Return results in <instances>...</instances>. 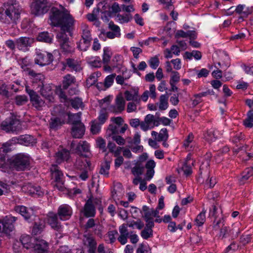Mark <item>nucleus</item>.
<instances>
[{"mask_svg":"<svg viewBox=\"0 0 253 253\" xmlns=\"http://www.w3.org/2000/svg\"><path fill=\"white\" fill-rule=\"evenodd\" d=\"M168 99L169 96L167 94H162L160 96L159 110L162 111L166 110L168 108Z\"/></svg>","mask_w":253,"mask_h":253,"instance_id":"obj_30","label":"nucleus"},{"mask_svg":"<svg viewBox=\"0 0 253 253\" xmlns=\"http://www.w3.org/2000/svg\"><path fill=\"white\" fill-rule=\"evenodd\" d=\"M91 41L92 40L82 39L78 45V48L81 50H86L90 46Z\"/></svg>","mask_w":253,"mask_h":253,"instance_id":"obj_39","label":"nucleus"},{"mask_svg":"<svg viewBox=\"0 0 253 253\" xmlns=\"http://www.w3.org/2000/svg\"><path fill=\"white\" fill-rule=\"evenodd\" d=\"M28 75L30 76L31 79L33 80V83H38L39 82V86L43 85V81L44 79V76L41 73H37L34 70L29 71Z\"/></svg>","mask_w":253,"mask_h":253,"instance_id":"obj_25","label":"nucleus"},{"mask_svg":"<svg viewBox=\"0 0 253 253\" xmlns=\"http://www.w3.org/2000/svg\"><path fill=\"white\" fill-rule=\"evenodd\" d=\"M245 5L239 4L234 9L235 12L240 15H244V16L247 17L250 14V12L248 10H245Z\"/></svg>","mask_w":253,"mask_h":253,"instance_id":"obj_46","label":"nucleus"},{"mask_svg":"<svg viewBox=\"0 0 253 253\" xmlns=\"http://www.w3.org/2000/svg\"><path fill=\"white\" fill-rule=\"evenodd\" d=\"M168 130L166 128L161 129L160 133L158 135L157 140L158 141H166L168 138Z\"/></svg>","mask_w":253,"mask_h":253,"instance_id":"obj_42","label":"nucleus"},{"mask_svg":"<svg viewBox=\"0 0 253 253\" xmlns=\"http://www.w3.org/2000/svg\"><path fill=\"white\" fill-rule=\"evenodd\" d=\"M82 39L92 40L90 32L88 29L87 26L85 24H83L82 25Z\"/></svg>","mask_w":253,"mask_h":253,"instance_id":"obj_43","label":"nucleus"},{"mask_svg":"<svg viewBox=\"0 0 253 253\" xmlns=\"http://www.w3.org/2000/svg\"><path fill=\"white\" fill-rule=\"evenodd\" d=\"M14 210L16 212L19 213L25 219H28L31 216V213L27 208L23 206H17L15 207Z\"/></svg>","mask_w":253,"mask_h":253,"instance_id":"obj_28","label":"nucleus"},{"mask_svg":"<svg viewBox=\"0 0 253 253\" xmlns=\"http://www.w3.org/2000/svg\"><path fill=\"white\" fill-rule=\"evenodd\" d=\"M83 237L84 244L87 248V253H96L97 243L92 235L84 233Z\"/></svg>","mask_w":253,"mask_h":253,"instance_id":"obj_10","label":"nucleus"},{"mask_svg":"<svg viewBox=\"0 0 253 253\" xmlns=\"http://www.w3.org/2000/svg\"><path fill=\"white\" fill-rule=\"evenodd\" d=\"M17 217L12 216H6L3 219L0 220V234H9L14 228V223Z\"/></svg>","mask_w":253,"mask_h":253,"instance_id":"obj_6","label":"nucleus"},{"mask_svg":"<svg viewBox=\"0 0 253 253\" xmlns=\"http://www.w3.org/2000/svg\"><path fill=\"white\" fill-rule=\"evenodd\" d=\"M111 137L118 145H123L125 143V140L120 135H111Z\"/></svg>","mask_w":253,"mask_h":253,"instance_id":"obj_63","label":"nucleus"},{"mask_svg":"<svg viewBox=\"0 0 253 253\" xmlns=\"http://www.w3.org/2000/svg\"><path fill=\"white\" fill-rule=\"evenodd\" d=\"M49 8L46 0H36L31 5V13L35 16H39L46 13Z\"/></svg>","mask_w":253,"mask_h":253,"instance_id":"obj_4","label":"nucleus"},{"mask_svg":"<svg viewBox=\"0 0 253 253\" xmlns=\"http://www.w3.org/2000/svg\"><path fill=\"white\" fill-rule=\"evenodd\" d=\"M142 211L144 212L143 217L144 219L153 218L154 217H159L158 215L159 211L157 210L150 209L147 206H143L142 207Z\"/></svg>","mask_w":253,"mask_h":253,"instance_id":"obj_21","label":"nucleus"},{"mask_svg":"<svg viewBox=\"0 0 253 253\" xmlns=\"http://www.w3.org/2000/svg\"><path fill=\"white\" fill-rule=\"evenodd\" d=\"M115 77L116 74H112L106 77L104 83V86L106 88H108L112 85Z\"/></svg>","mask_w":253,"mask_h":253,"instance_id":"obj_52","label":"nucleus"},{"mask_svg":"<svg viewBox=\"0 0 253 253\" xmlns=\"http://www.w3.org/2000/svg\"><path fill=\"white\" fill-rule=\"evenodd\" d=\"M42 87L40 89L41 94L45 98L49 97L51 94V89L49 86H44L43 84L41 85Z\"/></svg>","mask_w":253,"mask_h":253,"instance_id":"obj_48","label":"nucleus"},{"mask_svg":"<svg viewBox=\"0 0 253 253\" xmlns=\"http://www.w3.org/2000/svg\"><path fill=\"white\" fill-rule=\"evenodd\" d=\"M57 213L60 220H66L71 216L72 210L68 205L63 204L59 207Z\"/></svg>","mask_w":253,"mask_h":253,"instance_id":"obj_12","label":"nucleus"},{"mask_svg":"<svg viewBox=\"0 0 253 253\" xmlns=\"http://www.w3.org/2000/svg\"><path fill=\"white\" fill-rule=\"evenodd\" d=\"M70 156V153L69 151L64 148L58 149L55 154L56 162L58 164H61L64 161H68Z\"/></svg>","mask_w":253,"mask_h":253,"instance_id":"obj_16","label":"nucleus"},{"mask_svg":"<svg viewBox=\"0 0 253 253\" xmlns=\"http://www.w3.org/2000/svg\"><path fill=\"white\" fill-rule=\"evenodd\" d=\"M66 64L68 67L76 72L80 71L82 69L78 62L74 59L70 58L67 59Z\"/></svg>","mask_w":253,"mask_h":253,"instance_id":"obj_34","label":"nucleus"},{"mask_svg":"<svg viewBox=\"0 0 253 253\" xmlns=\"http://www.w3.org/2000/svg\"><path fill=\"white\" fill-rule=\"evenodd\" d=\"M117 17L121 23H127L131 19V15L129 14H126L124 15L118 14L117 15Z\"/></svg>","mask_w":253,"mask_h":253,"instance_id":"obj_58","label":"nucleus"},{"mask_svg":"<svg viewBox=\"0 0 253 253\" xmlns=\"http://www.w3.org/2000/svg\"><path fill=\"white\" fill-rule=\"evenodd\" d=\"M53 60V56L49 52H37L35 58V63L41 66L48 65Z\"/></svg>","mask_w":253,"mask_h":253,"instance_id":"obj_9","label":"nucleus"},{"mask_svg":"<svg viewBox=\"0 0 253 253\" xmlns=\"http://www.w3.org/2000/svg\"><path fill=\"white\" fill-rule=\"evenodd\" d=\"M20 65L21 68L23 69L24 71L27 72L28 74V73H29V71L33 70L31 69V68L33 65V63L27 57L22 59L20 63Z\"/></svg>","mask_w":253,"mask_h":253,"instance_id":"obj_31","label":"nucleus"},{"mask_svg":"<svg viewBox=\"0 0 253 253\" xmlns=\"http://www.w3.org/2000/svg\"><path fill=\"white\" fill-rule=\"evenodd\" d=\"M33 42V39L29 37H22L16 40V47L24 52L28 51Z\"/></svg>","mask_w":253,"mask_h":253,"instance_id":"obj_11","label":"nucleus"},{"mask_svg":"<svg viewBox=\"0 0 253 253\" xmlns=\"http://www.w3.org/2000/svg\"><path fill=\"white\" fill-rule=\"evenodd\" d=\"M32 238L28 235L22 236L20 238V243L24 248L27 249L32 248L34 243H31Z\"/></svg>","mask_w":253,"mask_h":253,"instance_id":"obj_33","label":"nucleus"},{"mask_svg":"<svg viewBox=\"0 0 253 253\" xmlns=\"http://www.w3.org/2000/svg\"><path fill=\"white\" fill-rule=\"evenodd\" d=\"M81 112H79L76 114L68 113V122L74 125H78V124H83L81 122Z\"/></svg>","mask_w":253,"mask_h":253,"instance_id":"obj_24","label":"nucleus"},{"mask_svg":"<svg viewBox=\"0 0 253 253\" xmlns=\"http://www.w3.org/2000/svg\"><path fill=\"white\" fill-rule=\"evenodd\" d=\"M137 253H151V249L146 244L142 243L137 249Z\"/></svg>","mask_w":253,"mask_h":253,"instance_id":"obj_56","label":"nucleus"},{"mask_svg":"<svg viewBox=\"0 0 253 253\" xmlns=\"http://www.w3.org/2000/svg\"><path fill=\"white\" fill-rule=\"evenodd\" d=\"M32 248L34 249L35 253H47L48 244L43 240H36Z\"/></svg>","mask_w":253,"mask_h":253,"instance_id":"obj_15","label":"nucleus"},{"mask_svg":"<svg viewBox=\"0 0 253 253\" xmlns=\"http://www.w3.org/2000/svg\"><path fill=\"white\" fill-rule=\"evenodd\" d=\"M25 90L30 96V101L33 106L37 109L41 110L44 104V101L38 95L36 92L31 89L29 86H26Z\"/></svg>","mask_w":253,"mask_h":253,"instance_id":"obj_8","label":"nucleus"},{"mask_svg":"<svg viewBox=\"0 0 253 253\" xmlns=\"http://www.w3.org/2000/svg\"><path fill=\"white\" fill-rule=\"evenodd\" d=\"M96 225L95 221L93 218H89L86 223L84 225V228L85 229L84 233H87V231L89 229L93 228Z\"/></svg>","mask_w":253,"mask_h":253,"instance_id":"obj_57","label":"nucleus"},{"mask_svg":"<svg viewBox=\"0 0 253 253\" xmlns=\"http://www.w3.org/2000/svg\"><path fill=\"white\" fill-rule=\"evenodd\" d=\"M204 138L209 143L214 141L216 139L215 130L213 128L208 130L204 134Z\"/></svg>","mask_w":253,"mask_h":253,"instance_id":"obj_32","label":"nucleus"},{"mask_svg":"<svg viewBox=\"0 0 253 253\" xmlns=\"http://www.w3.org/2000/svg\"><path fill=\"white\" fill-rule=\"evenodd\" d=\"M10 165L17 171L25 170L29 167L30 158L27 155L18 154L12 157Z\"/></svg>","mask_w":253,"mask_h":253,"instance_id":"obj_3","label":"nucleus"},{"mask_svg":"<svg viewBox=\"0 0 253 253\" xmlns=\"http://www.w3.org/2000/svg\"><path fill=\"white\" fill-rule=\"evenodd\" d=\"M101 202L97 198L90 197L85 202L84 208L82 210L84 215L86 217H93L96 214L94 204H98Z\"/></svg>","mask_w":253,"mask_h":253,"instance_id":"obj_5","label":"nucleus"},{"mask_svg":"<svg viewBox=\"0 0 253 253\" xmlns=\"http://www.w3.org/2000/svg\"><path fill=\"white\" fill-rule=\"evenodd\" d=\"M244 125L248 127L253 126V111L250 110L247 113V118L244 121Z\"/></svg>","mask_w":253,"mask_h":253,"instance_id":"obj_36","label":"nucleus"},{"mask_svg":"<svg viewBox=\"0 0 253 253\" xmlns=\"http://www.w3.org/2000/svg\"><path fill=\"white\" fill-rule=\"evenodd\" d=\"M0 94L5 96L6 98H8L9 92L7 90L6 85L5 84L3 83H0Z\"/></svg>","mask_w":253,"mask_h":253,"instance_id":"obj_62","label":"nucleus"},{"mask_svg":"<svg viewBox=\"0 0 253 253\" xmlns=\"http://www.w3.org/2000/svg\"><path fill=\"white\" fill-rule=\"evenodd\" d=\"M71 106L75 109H79L83 107L82 100L79 97H76L70 100Z\"/></svg>","mask_w":253,"mask_h":253,"instance_id":"obj_44","label":"nucleus"},{"mask_svg":"<svg viewBox=\"0 0 253 253\" xmlns=\"http://www.w3.org/2000/svg\"><path fill=\"white\" fill-rule=\"evenodd\" d=\"M120 236L118 238V241L123 245H125L129 238V233L126 228V225L123 224L119 228Z\"/></svg>","mask_w":253,"mask_h":253,"instance_id":"obj_17","label":"nucleus"},{"mask_svg":"<svg viewBox=\"0 0 253 253\" xmlns=\"http://www.w3.org/2000/svg\"><path fill=\"white\" fill-rule=\"evenodd\" d=\"M110 162H106L103 165L101 166L99 173L101 174L108 177L109 175V170L110 169Z\"/></svg>","mask_w":253,"mask_h":253,"instance_id":"obj_47","label":"nucleus"},{"mask_svg":"<svg viewBox=\"0 0 253 253\" xmlns=\"http://www.w3.org/2000/svg\"><path fill=\"white\" fill-rule=\"evenodd\" d=\"M144 169V167L137 164L132 168L131 172L134 175L139 176L143 173Z\"/></svg>","mask_w":253,"mask_h":253,"instance_id":"obj_51","label":"nucleus"},{"mask_svg":"<svg viewBox=\"0 0 253 253\" xmlns=\"http://www.w3.org/2000/svg\"><path fill=\"white\" fill-rule=\"evenodd\" d=\"M28 98L25 95H17L15 98V103L18 106L26 104L28 102Z\"/></svg>","mask_w":253,"mask_h":253,"instance_id":"obj_49","label":"nucleus"},{"mask_svg":"<svg viewBox=\"0 0 253 253\" xmlns=\"http://www.w3.org/2000/svg\"><path fill=\"white\" fill-rule=\"evenodd\" d=\"M45 226L44 221L42 219L38 218L35 219L33 225L32 233L34 235L40 234L44 229Z\"/></svg>","mask_w":253,"mask_h":253,"instance_id":"obj_20","label":"nucleus"},{"mask_svg":"<svg viewBox=\"0 0 253 253\" xmlns=\"http://www.w3.org/2000/svg\"><path fill=\"white\" fill-rule=\"evenodd\" d=\"M101 125L102 124H100L99 123H98L96 121H93L92 122V125L90 128V131L93 134H96L98 133L100 130Z\"/></svg>","mask_w":253,"mask_h":253,"instance_id":"obj_55","label":"nucleus"},{"mask_svg":"<svg viewBox=\"0 0 253 253\" xmlns=\"http://www.w3.org/2000/svg\"><path fill=\"white\" fill-rule=\"evenodd\" d=\"M89 151V144L85 141H81L77 145L75 152L79 155H83V153L88 152Z\"/></svg>","mask_w":253,"mask_h":253,"instance_id":"obj_22","label":"nucleus"},{"mask_svg":"<svg viewBox=\"0 0 253 253\" xmlns=\"http://www.w3.org/2000/svg\"><path fill=\"white\" fill-rule=\"evenodd\" d=\"M49 19L51 25L60 28L61 32L57 35L63 52L68 54L74 51V48L69 42L66 32L70 33L73 29L75 20L68 11L61 5L60 8L52 7L50 11Z\"/></svg>","mask_w":253,"mask_h":253,"instance_id":"obj_1","label":"nucleus"},{"mask_svg":"<svg viewBox=\"0 0 253 253\" xmlns=\"http://www.w3.org/2000/svg\"><path fill=\"white\" fill-rule=\"evenodd\" d=\"M125 98L127 101L134 100L138 101L140 100V99H138V91L134 92V94H132L129 91L126 90L125 92Z\"/></svg>","mask_w":253,"mask_h":253,"instance_id":"obj_41","label":"nucleus"},{"mask_svg":"<svg viewBox=\"0 0 253 253\" xmlns=\"http://www.w3.org/2000/svg\"><path fill=\"white\" fill-rule=\"evenodd\" d=\"M126 225V227L127 226L131 227L134 229L135 227L138 229H141L144 227V223L141 220L138 219L137 221L132 220V221H128Z\"/></svg>","mask_w":253,"mask_h":253,"instance_id":"obj_35","label":"nucleus"},{"mask_svg":"<svg viewBox=\"0 0 253 253\" xmlns=\"http://www.w3.org/2000/svg\"><path fill=\"white\" fill-rule=\"evenodd\" d=\"M85 129L83 124H78V125L73 126L71 129L72 136L76 138H82L84 134Z\"/></svg>","mask_w":253,"mask_h":253,"instance_id":"obj_18","label":"nucleus"},{"mask_svg":"<svg viewBox=\"0 0 253 253\" xmlns=\"http://www.w3.org/2000/svg\"><path fill=\"white\" fill-rule=\"evenodd\" d=\"M47 222L52 228L59 231L61 228V223L59 221V217L57 213L53 212H49L47 215Z\"/></svg>","mask_w":253,"mask_h":253,"instance_id":"obj_14","label":"nucleus"},{"mask_svg":"<svg viewBox=\"0 0 253 253\" xmlns=\"http://www.w3.org/2000/svg\"><path fill=\"white\" fill-rule=\"evenodd\" d=\"M141 236L144 239H148L153 236V230L152 229H148V228H144L141 232Z\"/></svg>","mask_w":253,"mask_h":253,"instance_id":"obj_53","label":"nucleus"},{"mask_svg":"<svg viewBox=\"0 0 253 253\" xmlns=\"http://www.w3.org/2000/svg\"><path fill=\"white\" fill-rule=\"evenodd\" d=\"M149 66L153 69H156L159 65L160 61L158 56L151 57L148 61Z\"/></svg>","mask_w":253,"mask_h":253,"instance_id":"obj_54","label":"nucleus"},{"mask_svg":"<svg viewBox=\"0 0 253 253\" xmlns=\"http://www.w3.org/2000/svg\"><path fill=\"white\" fill-rule=\"evenodd\" d=\"M182 170L184 172V174L186 176L189 175L192 173V169L190 166V164L185 162L182 167Z\"/></svg>","mask_w":253,"mask_h":253,"instance_id":"obj_61","label":"nucleus"},{"mask_svg":"<svg viewBox=\"0 0 253 253\" xmlns=\"http://www.w3.org/2000/svg\"><path fill=\"white\" fill-rule=\"evenodd\" d=\"M75 82L74 77L70 74L66 75L63 78L62 82V87L63 89H67L72 84Z\"/></svg>","mask_w":253,"mask_h":253,"instance_id":"obj_29","label":"nucleus"},{"mask_svg":"<svg viewBox=\"0 0 253 253\" xmlns=\"http://www.w3.org/2000/svg\"><path fill=\"white\" fill-rule=\"evenodd\" d=\"M88 63L90 66L95 68H98L101 66V61L99 57H95L93 60H90Z\"/></svg>","mask_w":253,"mask_h":253,"instance_id":"obj_64","label":"nucleus"},{"mask_svg":"<svg viewBox=\"0 0 253 253\" xmlns=\"http://www.w3.org/2000/svg\"><path fill=\"white\" fill-rule=\"evenodd\" d=\"M1 127L2 130L6 132L17 131L21 128L20 122L18 120L13 118L8 119L2 122Z\"/></svg>","mask_w":253,"mask_h":253,"instance_id":"obj_7","label":"nucleus"},{"mask_svg":"<svg viewBox=\"0 0 253 253\" xmlns=\"http://www.w3.org/2000/svg\"><path fill=\"white\" fill-rule=\"evenodd\" d=\"M17 143L25 146H33L36 143L34 137L30 135H23L17 138Z\"/></svg>","mask_w":253,"mask_h":253,"instance_id":"obj_19","label":"nucleus"},{"mask_svg":"<svg viewBox=\"0 0 253 253\" xmlns=\"http://www.w3.org/2000/svg\"><path fill=\"white\" fill-rule=\"evenodd\" d=\"M53 37V35L52 33L42 32L39 34L37 39L38 41L50 43L52 42Z\"/></svg>","mask_w":253,"mask_h":253,"instance_id":"obj_23","label":"nucleus"},{"mask_svg":"<svg viewBox=\"0 0 253 253\" xmlns=\"http://www.w3.org/2000/svg\"><path fill=\"white\" fill-rule=\"evenodd\" d=\"M96 145L103 152L106 151V142L104 139L102 138H98L96 139Z\"/></svg>","mask_w":253,"mask_h":253,"instance_id":"obj_59","label":"nucleus"},{"mask_svg":"<svg viewBox=\"0 0 253 253\" xmlns=\"http://www.w3.org/2000/svg\"><path fill=\"white\" fill-rule=\"evenodd\" d=\"M118 235L117 230H112L108 232L107 237H108L110 243H113L116 241V236Z\"/></svg>","mask_w":253,"mask_h":253,"instance_id":"obj_60","label":"nucleus"},{"mask_svg":"<svg viewBox=\"0 0 253 253\" xmlns=\"http://www.w3.org/2000/svg\"><path fill=\"white\" fill-rule=\"evenodd\" d=\"M125 100L123 96H117L115 104L110 106L108 109L116 114L121 113L125 110Z\"/></svg>","mask_w":253,"mask_h":253,"instance_id":"obj_13","label":"nucleus"},{"mask_svg":"<svg viewBox=\"0 0 253 253\" xmlns=\"http://www.w3.org/2000/svg\"><path fill=\"white\" fill-rule=\"evenodd\" d=\"M103 62L104 64H107L111 57V52L108 47H104L103 49Z\"/></svg>","mask_w":253,"mask_h":253,"instance_id":"obj_45","label":"nucleus"},{"mask_svg":"<svg viewBox=\"0 0 253 253\" xmlns=\"http://www.w3.org/2000/svg\"><path fill=\"white\" fill-rule=\"evenodd\" d=\"M90 165L91 163L90 162L87 161V160L85 161V164H84V166L86 169L82 171L79 175L80 178L82 180H85L88 177L87 170H89L90 169Z\"/></svg>","mask_w":253,"mask_h":253,"instance_id":"obj_37","label":"nucleus"},{"mask_svg":"<svg viewBox=\"0 0 253 253\" xmlns=\"http://www.w3.org/2000/svg\"><path fill=\"white\" fill-rule=\"evenodd\" d=\"M51 176L55 179V181H59L61 180L63 176L62 172L59 169V167L56 165H53L50 169Z\"/></svg>","mask_w":253,"mask_h":253,"instance_id":"obj_27","label":"nucleus"},{"mask_svg":"<svg viewBox=\"0 0 253 253\" xmlns=\"http://www.w3.org/2000/svg\"><path fill=\"white\" fill-rule=\"evenodd\" d=\"M5 9L0 8V20L7 24H15L19 19L21 7L16 0H8Z\"/></svg>","mask_w":253,"mask_h":253,"instance_id":"obj_2","label":"nucleus"},{"mask_svg":"<svg viewBox=\"0 0 253 253\" xmlns=\"http://www.w3.org/2000/svg\"><path fill=\"white\" fill-rule=\"evenodd\" d=\"M98 74V73L92 74L86 81V85L88 86H90L94 84L97 80V78Z\"/></svg>","mask_w":253,"mask_h":253,"instance_id":"obj_50","label":"nucleus"},{"mask_svg":"<svg viewBox=\"0 0 253 253\" xmlns=\"http://www.w3.org/2000/svg\"><path fill=\"white\" fill-rule=\"evenodd\" d=\"M108 118V114L105 108H102L99 112V115L98 117L99 123L103 124Z\"/></svg>","mask_w":253,"mask_h":253,"instance_id":"obj_40","label":"nucleus"},{"mask_svg":"<svg viewBox=\"0 0 253 253\" xmlns=\"http://www.w3.org/2000/svg\"><path fill=\"white\" fill-rule=\"evenodd\" d=\"M64 123V121H62L59 118H51L49 123V128L51 129L57 130Z\"/></svg>","mask_w":253,"mask_h":253,"instance_id":"obj_26","label":"nucleus"},{"mask_svg":"<svg viewBox=\"0 0 253 253\" xmlns=\"http://www.w3.org/2000/svg\"><path fill=\"white\" fill-rule=\"evenodd\" d=\"M206 211L204 209L200 212L195 219V222L198 226H202L206 221Z\"/></svg>","mask_w":253,"mask_h":253,"instance_id":"obj_38","label":"nucleus"}]
</instances>
